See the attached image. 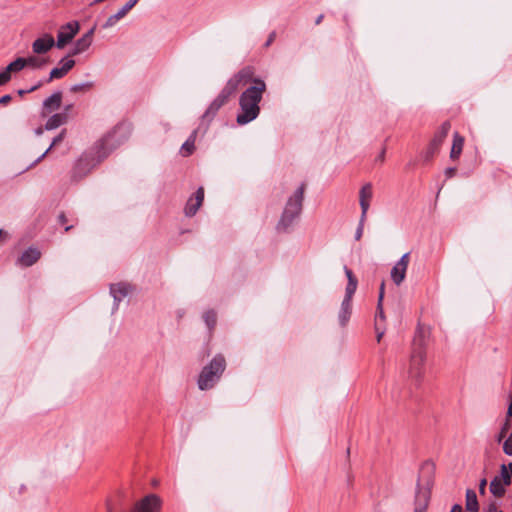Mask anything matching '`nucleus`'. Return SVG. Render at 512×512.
Instances as JSON below:
<instances>
[{"label": "nucleus", "instance_id": "f257e3e1", "mask_svg": "<svg viewBox=\"0 0 512 512\" xmlns=\"http://www.w3.org/2000/svg\"><path fill=\"white\" fill-rule=\"evenodd\" d=\"M129 134V128L125 124H119L112 131L101 138L92 148L93 156H82L75 164L72 173V181H79L85 177L92 168L105 159L114 149L121 145Z\"/></svg>", "mask_w": 512, "mask_h": 512}, {"label": "nucleus", "instance_id": "f03ea898", "mask_svg": "<svg viewBox=\"0 0 512 512\" xmlns=\"http://www.w3.org/2000/svg\"><path fill=\"white\" fill-rule=\"evenodd\" d=\"M266 91V83L261 78L253 81V85L245 89L239 98L240 111L236 121L239 125H246L255 120L260 114L259 103Z\"/></svg>", "mask_w": 512, "mask_h": 512}, {"label": "nucleus", "instance_id": "7ed1b4c3", "mask_svg": "<svg viewBox=\"0 0 512 512\" xmlns=\"http://www.w3.org/2000/svg\"><path fill=\"white\" fill-rule=\"evenodd\" d=\"M306 185L302 183L287 199L282 215L277 223V230L286 232L299 218L303 209L304 192Z\"/></svg>", "mask_w": 512, "mask_h": 512}, {"label": "nucleus", "instance_id": "20e7f679", "mask_svg": "<svg viewBox=\"0 0 512 512\" xmlns=\"http://www.w3.org/2000/svg\"><path fill=\"white\" fill-rule=\"evenodd\" d=\"M226 359L222 354H216L205 365L197 379V386L201 391L212 389L221 379L226 369Z\"/></svg>", "mask_w": 512, "mask_h": 512}, {"label": "nucleus", "instance_id": "39448f33", "mask_svg": "<svg viewBox=\"0 0 512 512\" xmlns=\"http://www.w3.org/2000/svg\"><path fill=\"white\" fill-rule=\"evenodd\" d=\"M425 357V331L422 328L418 327L413 340L412 353L410 356L408 370L410 378L415 379L416 381H419L421 379L424 372L423 367Z\"/></svg>", "mask_w": 512, "mask_h": 512}, {"label": "nucleus", "instance_id": "423d86ee", "mask_svg": "<svg viewBox=\"0 0 512 512\" xmlns=\"http://www.w3.org/2000/svg\"><path fill=\"white\" fill-rule=\"evenodd\" d=\"M255 70L252 66H246L235 73L224 86L233 95L237 92L240 86H245L252 83L257 77H254Z\"/></svg>", "mask_w": 512, "mask_h": 512}, {"label": "nucleus", "instance_id": "0eeeda50", "mask_svg": "<svg viewBox=\"0 0 512 512\" xmlns=\"http://www.w3.org/2000/svg\"><path fill=\"white\" fill-rule=\"evenodd\" d=\"M511 476L505 464L500 467V474L495 476L490 483V492L495 497H502L505 494V486L510 485Z\"/></svg>", "mask_w": 512, "mask_h": 512}, {"label": "nucleus", "instance_id": "6e6552de", "mask_svg": "<svg viewBox=\"0 0 512 512\" xmlns=\"http://www.w3.org/2000/svg\"><path fill=\"white\" fill-rule=\"evenodd\" d=\"M162 500L156 494H148L140 501L136 502L132 512H160ZM108 512H111L110 508Z\"/></svg>", "mask_w": 512, "mask_h": 512}, {"label": "nucleus", "instance_id": "1a4fd4ad", "mask_svg": "<svg viewBox=\"0 0 512 512\" xmlns=\"http://www.w3.org/2000/svg\"><path fill=\"white\" fill-rule=\"evenodd\" d=\"M78 31L79 23L77 21L68 22L63 25L57 34V42H55L56 47L59 49L64 48L66 44L72 41Z\"/></svg>", "mask_w": 512, "mask_h": 512}, {"label": "nucleus", "instance_id": "9d476101", "mask_svg": "<svg viewBox=\"0 0 512 512\" xmlns=\"http://www.w3.org/2000/svg\"><path fill=\"white\" fill-rule=\"evenodd\" d=\"M409 256V252L403 254L391 269V280L396 286H400L405 280L407 268L409 265Z\"/></svg>", "mask_w": 512, "mask_h": 512}, {"label": "nucleus", "instance_id": "9b49d317", "mask_svg": "<svg viewBox=\"0 0 512 512\" xmlns=\"http://www.w3.org/2000/svg\"><path fill=\"white\" fill-rule=\"evenodd\" d=\"M233 94L229 92L225 87L221 90L219 95L210 104L208 109L203 115V119L210 121L218 112V110L229 100Z\"/></svg>", "mask_w": 512, "mask_h": 512}, {"label": "nucleus", "instance_id": "f8f14e48", "mask_svg": "<svg viewBox=\"0 0 512 512\" xmlns=\"http://www.w3.org/2000/svg\"><path fill=\"white\" fill-rule=\"evenodd\" d=\"M204 201V188L199 187L195 194L191 196L185 205L184 213L187 217L194 216L199 208L202 206Z\"/></svg>", "mask_w": 512, "mask_h": 512}, {"label": "nucleus", "instance_id": "ddd939ff", "mask_svg": "<svg viewBox=\"0 0 512 512\" xmlns=\"http://www.w3.org/2000/svg\"><path fill=\"white\" fill-rule=\"evenodd\" d=\"M132 288L127 283H116L110 286V294L114 299V310L118 309L119 303L131 292Z\"/></svg>", "mask_w": 512, "mask_h": 512}, {"label": "nucleus", "instance_id": "4468645a", "mask_svg": "<svg viewBox=\"0 0 512 512\" xmlns=\"http://www.w3.org/2000/svg\"><path fill=\"white\" fill-rule=\"evenodd\" d=\"M55 40L50 34H45L42 37L37 38L32 43V51L35 54H45L47 53L51 48L55 46Z\"/></svg>", "mask_w": 512, "mask_h": 512}, {"label": "nucleus", "instance_id": "2eb2a0df", "mask_svg": "<svg viewBox=\"0 0 512 512\" xmlns=\"http://www.w3.org/2000/svg\"><path fill=\"white\" fill-rule=\"evenodd\" d=\"M95 26L87 31L81 38H79L70 53L71 56L79 55L85 52L92 44Z\"/></svg>", "mask_w": 512, "mask_h": 512}, {"label": "nucleus", "instance_id": "dca6fc26", "mask_svg": "<svg viewBox=\"0 0 512 512\" xmlns=\"http://www.w3.org/2000/svg\"><path fill=\"white\" fill-rule=\"evenodd\" d=\"M59 64L61 67H55L51 70L48 81L64 77L74 67L75 61L73 59L63 58L60 60Z\"/></svg>", "mask_w": 512, "mask_h": 512}, {"label": "nucleus", "instance_id": "f3484780", "mask_svg": "<svg viewBox=\"0 0 512 512\" xmlns=\"http://www.w3.org/2000/svg\"><path fill=\"white\" fill-rule=\"evenodd\" d=\"M62 103V93L60 91L54 92L51 96L46 98L43 102L42 116L58 110Z\"/></svg>", "mask_w": 512, "mask_h": 512}, {"label": "nucleus", "instance_id": "a211bd4d", "mask_svg": "<svg viewBox=\"0 0 512 512\" xmlns=\"http://www.w3.org/2000/svg\"><path fill=\"white\" fill-rule=\"evenodd\" d=\"M344 271L348 279V283L345 290V296L342 301H347L352 303V297L357 289L358 281L354 276L353 272L347 267L344 266Z\"/></svg>", "mask_w": 512, "mask_h": 512}, {"label": "nucleus", "instance_id": "6ab92c4d", "mask_svg": "<svg viewBox=\"0 0 512 512\" xmlns=\"http://www.w3.org/2000/svg\"><path fill=\"white\" fill-rule=\"evenodd\" d=\"M40 256L41 253L38 249L30 247L22 253L18 262L21 266L29 267L35 264L39 260Z\"/></svg>", "mask_w": 512, "mask_h": 512}, {"label": "nucleus", "instance_id": "aec40b11", "mask_svg": "<svg viewBox=\"0 0 512 512\" xmlns=\"http://www.w3.org/2000/svg\"><path fill=\"white\" fill-rule=\"evenodd\" d=\"M65 135H66V130L63 129L56 137L53 138L49 147L33 163H31L29 166H27L24 171L29 170L30 168H32L36 164H38L55 146H57L64 140Z\"/></svg>", "mask_w": 512, "mask_h": 512}, {"label": "nucleus", "instance_id": "412c9836", "mask_svg": "<svg viewBox=\"0 0 512 512\" xmlns=\"http://www.w3.org/2000/svg\"><path fill=\"white\" fill-rule=\"evenodd\" d=\"M67 121H68V116L66 113L53 114L45 123V129L48 131L54 130V129L60 127L61 125L67 123Z\"/></svg>", "mask_w": 512, "mask_h": 512}, {"label": "nucleus", "instance_id": "4be33fe9", "mask_svg": "<svg viewBox=\"0 0 512 512\" xmlns=\"http://www.w3.org/2000/svg\"><path fill=\"white\" fill-rule=\"evenodd\" d=\"M450 128H451V124L449 121H445L444 123H442L441 127L435 133V135L431 141V147L438 148L441 145V143L443 142V140L446 138V136L448 135Z\"/></svg>", "mask_w": 512, "mask_h": 512}, {"label": "nucleus", "instance_id": "5701e85b", "mask_svg": "<svg viewBox=\"0 0 512 512\" xmlns=\"http://www.w3.org/2000/svg\"><path fill=\"white\" fill-rule=\"evenodd\" d=\"M352 314V303L342 301L341 307L338 313V321L340 326L344 327L347 325Z\"/></svg>", "mask_w": 512, "mask_h": 512}, {"label": "nucleus", "instance_id": "b1692460", "mask_svg": "<svg viewBox=\"0 0 512 512\" xmlns=\"http://www.w3.org/2000/svg\"><path fill=\"white\" fill-rule=\"evenodd\" d=\"M429 501V493L418 488L416 493L414 512H426Z\"/></svg>", "mask_w": 512, "mask_h": 512}, {"label": "nucleus", "instance_id": "393cba45", "mask_svg": "<svg viewBox=\"0 0 512 512\" xmlns=\"http://www.w3.org/2000/svg\"><path fill=\"white\" fill-rule=\"evenodd\" d=\"M464 145V138L457 132L453 135V144L450 152L451 159H458L460 154L462 153Z\"/></svg>", "mask_w": 512, "mask_h": 512}, {"label": "nucleus", "instance_id": "a878e982", "mask_svg": "<svg viewBox=\"0 0 512 512\" xmlns=\"http://www.w3.org/2000/svg\"><path fill=\"white\" fill-rule=\"evenodd\" d=\"M196 137L197 130H194L188 137V139L181 146L180 153L182 154V156L187 157L194 152Z\"/></svg>", "mask_w": 512, "mask_h": 512}, {"label": "nucleus", "instance_id": "bb28decb", "mask_svg": "<svg viewBox=\"0 0 512 512\" xmlns=\"http://www.w3.org/2000/svg\"><path fill=\"white\" fill-rule=\"evenodd\" d=\"M466 509L469 512H478L479 503L476 492L472 489L466 491Z\"/></svg>", "mask_w": 512, "mask_h": 512}, {"label": "nucleus", "instance_id": "cd10ccee", "mask_svg": "<svg viewBox=\"0 0 512 512\" xmlns=\"http://www.w3.org/2000/svg\"><path fill=\"white\" fill-rule=\"evenodd\" d=\"M25 60V67H32L33 69H40L43 66L47 64L46 59H40L35 56H29L27 58H24Z\"/></svg>", "mask_w": 512, "mask_h": 512}, {"label": "nucleus", "instance_id": "c85d7f7f", "mask_svg": "<svg viewBox=\"0 0 512 512\" xmlns=\"http://www.w3.org/2000/svg\"><path fill=\"white\" fill-rule=\"evenodd\" d=\"M372 196H373L372 185H371V183H366L360 189L359 201L370 202L372 199Z\"/></svg>", "mask_w": 512, "mask_h": 512}, {"label": "nucleus", "instance_id": "c756f323", "mask_svg": "<svg viewBox=\"0 0 512 512\" xmlns=\"http://www.w3.org/2000/svg\"><path fill=\"white\" fill-rule=\"evenodd\" d=\"M203 319L209 330H212L217 322V315L214 310H208L203 314Z\"/></svg>", "mask_w": 512, "mask_h": 512}, {"label": "nucleus", "instance_id": "7c9ffc66", "mask_svg": "<svg viewBox=\"0 0 512 512\" xmlns=\"http://www.w3.org/2000/svg\"><path fill=\"white\" fill-rule=\"evenodd\" d=\"M25 68V60L22 57L17 58L16 60L12 61L6 69L11 74L12 72H18Z\"/></svg>", "mask_w": 512, "mask_h": 512}, {"label": "nucleus", "instance_id": "2f4dec72", "mask_svg": "<svg viewBox=\"0 0 512 512\" xmlns=\"http://www.w3.org/2000/svg\"><path fill=\"white\" fill-rule=\"evenodd\" d=\"M138 3V0H129L117 13L124 18L127 13Z\"/></svg>", "mask_w": 512, "mask_h": 512}, {"label": "nucleus", "instance_id": "473e14b6", "mask_svg": "<svg viewBox=\"0 0 512 512\" xmlns=\"http://www.w3.org/2000/svg\"><path fill=\"white\" fill-rule=\"evenodd\" d=\"M120 19H122V17H120L118 13L109 16L106 22L103 24V28L107 29L113 27Z\"/></svg>", "mask_w": 512, "mask_h": 512}, {"label": "nucleus", "instance_id": "72a5a7b5", "mask_svg": "<svg viewBox=\"0 0 512 512\" xmlns=\"http://www.w3.org/2000/svg\"><path fill=\"white\" fill-rule=\"evenodd\" d=\"M92 86H93V84L91 82L75 84L71 87V91H73V92L86 91V90H89Z\"/></svg>", "mask_w": 512, "mask_h": 512}, {"label": "nucleus", "instance_id": "f704fd0d", "mask_svg": "<svg viewBox=\"0 0 512 512\" xmlns=\"http://www.w3.org/2000/svg\"><path fill=\"white\" fill-rule=\"evenodd\" d=\"M359 204H360V207H361V216H360L359 220H361V222H365L366 221V217H367V212H368L369 207H370V202L359 201Z\"/></svg>", "mask_w": 512, "mask_h": 512}, {"label": "nucleus", "instance_id": "c9c22d12", "mask_svg": "<svg viewBox=\"0 0 512 512\" xmlns=\"http://www.w3.org/2000/svg\"><path fill=\"white\" fill-rule=\"evenodd\" d=\"M503 451L506 455L512 456V432L503 444Z\"/></svg>", "mask_w": 512, "mask_h": 512}, {"label": "nucleus", "instance_id": "e433bc0d", "mask_svg": "<svg viewBox=\"0 0 512 512\" xmlns=\"http://www.w3.org/2000/svg\"><path fill=\"white\" fill-rule=\"evenodd\" d=\"M10 79H11V74L9 73V71L6 68L0 72V85L6 84Z\"/></svg>", "mask_w": 512, "mask_h": 512}, {"label": "nucleus", "instance_id": "4c0bfd02", "mask_svg": "<svg viewBox=\"0 0 512 512\" xmlns=\"http://www.w3.org/2000/svg\"><path fill=\"white\" fill-rule=\"evenodd\" d=\"M509 425H510V422H509V419L506 420L505 424L503 425L498 437H497V441L498 442H501L502 439L505 437V435L507 434V431H508V428H509Z\"/></svg>", "mask_w": 512, "mask_h": 512}, {"label": "nucleus", "instance_id": "58836bf2", "mask_svg": "<svg viewBox=\"0 0 512 512\" xmlns=\"http://www.w3.org/2000/svg\"><path fill=\"white\" fill-rule=\"evenodd\" d=\"M364 224H365V222H361V220H359L358 227H357L356 232H355V239L356 240H360L361 239L362 234H363V230H364Z\"/></svg>", "mask_w": 512, "mask_h": 512}, {"label": "nucleus", "instance_id": "ea45409f", "mask_svg": "<svg viewBox=\"0 0 512 512\" xmlns=\"http://www.w3.org/2000/svg\"><path fill=\"white\" fill-rule=\"evenodd\" d=\"M378 319L385 320L382 303H380V302H378V305H377L376 322H378Z\"/></svg>", "mask_w": 512, "mask_h": 512}, {"label": "nucleus", "instance_id": "a19ab883", "mask_svg": "<svg viewBox=\"0 0 512 512\" xmlns=\"http://www.w3.org/2000/svg\"><path fill=\"white\" fill-rule=\"evenodd\" d=\"M375 331H376V334H377L376 335L377 341L380 342L382 337H383V335H384V333H385V331H384L383 328H381L379 326L378 322H375Z\"/></svg>", "mask_w": 512, "mask_h": 512}, {"label": "nucleus", "instance_id": "79ce46f5", "mask_svg": "<svg viewBox=\"0 0 512 512\" xmlns=\"http://www.w3.org/2000/svg\"><path fill=\"white\" fill-rule=\"evenodd\" d=\"M385 153H386V149L383 148L381 150V152L379 153V155L375 158V162L383 163L385 160Z\"/></svg>", "mask_w": 512, "mask_h": 512}, {"label": "nucleus", "instance_id": "37998d69", "mask_svg": "<svg viewBox=\"0 0 512 512\" xmlns=\"http://www.w3.org/2000/svg\"><path fill=\"white\" fill-rule=\"evenodd\" d=\"M11 99H12L11 95H9V94L3 95L2 97H0V104L6 105L11 101Z\"/></svg>", "mask_w": 512, "mask_h": 512}, {"label": "nucleus", "instance_id": "c03bdc74", "mask_svg": "<svg viewBox=\"0 0 512 512\" xmlns=\"http://www.w3.org/2000/svg\"><path fill=\"white\" fill-rule=\"evenodd\" d=\"M438 148L431 147V144L429 145V149L427 151L426 160H429L433 157L434 153L437 151Z\"/></svg>", "mask_w": 512, "mask_h": 512}, {"label": "nucleus", "instance_id": "a18cd8bd", "mask_svg": "<svg viewBox=\"0 0 512 512\" xmlns=\"http://www.w3.org/2000/svg\"><path fill=\"white\" fill-rule=\"evenodd\" d=\"M456 173V168L454 167H449L445 170V175L447 178H451L455 175Z\"/></svg>", "mask_w": 512, "mask_h": 512}, {"label": "nucleus", "instance_id": "49530a36", "mask_svg": "<svg viewBox=\"0 0 512 512\" xmlns=\"http://www.w3.org/2000/svg\"><path fill=\"white\" fill-rule=\"evenodd\" d=\"M483 512H499L495 503H491L488 507L484 508Z\"/></svg>", "mask_w": 512, "mask_h": 512}, {"label": "nucleus", "instance_id": "de8ad7c7", "mask_svg": "<svg viewBox=\"0 0 512 512\" xmlns=\"http://www.w3.org/2000/svg\"><path fill=\"white\" fill-rule=\"evenodd\" d=\"M39 86H40V85H35V86L31 87L29 90H22V89H20V90H18V94H19L20 96H22V95L26 94L27 92H33V91H35Z\"/></svg>", "mask_w": 512, "mask_h": 512}, {"label": "nucleus", "instance_id": "09e8293b", "mask_svg": "<svg viewBox=\"0 0 512 512\" xmlns=\"http://www.w3.org/2000/svg\"><path fill=\"white\" fill-rule=\"evenodd\" d=\"M486 485H487V481L486 479H482L480 481V484H479V491L481 494H484L485 493V488H486Z\"/></svg>", "mask_w": 512, "mask_h": 512}, {"label": "nucleus", "instance_id": "8fccbe9b", "mask_svg": "<svg viewBox=\"0 0 512 512\" xmlns=\"http://www.w3.org/2000/svg\"><path fill=\"white\" fill-rule=\"evenodd\" d=\"M450 512H464L463 509H462V506L459 505V504H455L452 506L451 508V511Z\"/></svg>", "mask_w": 512, "mask_h": 512}, {"label": "nucleus", "instance_id": "3c124183", "mask_svg": "<svg viewBox=\"0 0 512 512\" xmlns=\"http://www.w3.org/2000/svg\"><path fill=\"white\" fill-rule=\"evenodd\" d=\"M44 130H46L45 126L44 127L40 126L34 130V133L36 136H40L43 134Z\"/></svg>", "mask_w": 512, "mask_h": 512}, {"label": "nucleus", "instance_id": "603ef678", "mask_svg": "<svg viewBox=\"0 0 512 512\" xmlns=\"http://www.w3.org/2000/svg\"><path fill=\"white\" fill-rule=\"evenodd\" d=\"M58 221H59V223H61V224H65V223L67 222V218H66V216H65V214H64V213H61V214L58 216Z\"/></svg>", "mask_w": 512, "mask_h": 512}, {"label": "nucleus", "instance_id": "864d4df0", "mask_svg": "<svg viewBox=\"0 0 512 512\" xmlns=\"http://www.w3.org/2000/svg\"><path fill=\"white\" fill-rule=\"evenodd\" d=\"M383 296H384V283H382V284H381V287H380L379 300H378V302L382 303Z\"/></svg>", "mask_w": 512, "mask_h": 512}, {"label": "nucleus", "instance_id": "5fc2aeb1", "mask_svg": "<svg viewBox=\"0 0 512 512\" xmlns=\"http://www.w3.org/2000/svg\"><path fill=\"white\" fill-rule=\"evenodd\" d=\"M510 417H512V401L510 402L507 410V418L509 419Z\"/></svg>", "mask_w": 512, "mask_h": 512}, {"label": "nucleus", "instance_id": "6e6d98bb", "mask_svg": "<svg viewBox=\"0 0 512 512\" xmlns=\"http://www.w3.org/2000/svg\"><path fill=\"white\" fill-rule=\"evenodd\" d=\"M323 18H324V15H323V14L319 15V16L316 18V20H315V24H316V25H319V24L322 22Z\"/></svg>", "mask_w": 512, "mask_h": 512}, {"label": "nucleus", "instance_id": "4d7b16f0", "mask_svg": "<svg viewBox=\"0 0 512 512\" xmlns=\"http://www.w3.org/2000/svg\"><path fill=\"white\" fill-rule=\"evenodd\" d=\"M273 39H274V33H272V34L269 36V38H268L267 42L265 43V46H269V45L272 43Z\"/></svg>", "mask_w": 512, "mask_h": 512}, {"label": "nucleus", "instance_id": "13d9d810", "mask_svg": "<svg viewBox=\"0 0 512 512\" xmlns=\"http://www.w3.org/2000/svg\"><path fill=\"white\" fill-rule=\"evenodd\" d=\"M507 469H508L509 474H510V476H511V478H512V462H511V463H509V465L507 466Z\"/></svg>", "mask_w": 512, "mask_h": 512}, {"label": "nucleus", "instance_id": "bf43d9fd", "mask_svg": "<svg viewBox=\"0 0 512 512\" xmlns=\"http://www.w3.org/2000/svg\"><path fill=\"white\" fill-rule=\"evenodd\" d=\"M70 108H71V105L66 106V107H65V112H64V113H66V114H67V111H69V110H70Z\"/></svg>", "mask_w": 512, "mask_h": 512}, {"label": "nucleus", "instance_id": "052dcab7", "mask_svg": "<svg viewBox=\"0 0 512 512\" xmlns=\"http://www.w3.org/2000/svg\"><path fill=\"white\" fill-rule=\"evenodd\" d=\"M72 227H73L72 225H70V226H66V227H65V231H66V232H67V231H69Z\"/></svg>", "mask_w": 512, "mask_h": 512}, {"label": "nucleus", "instance_id": "680f3d73", "mask_svg": "<svg viewBox=\"0 0 512 512\" xmlns=\"http://www.w3.org/2000/svg\"><path fill=\"white\" fill-rule=\"evenodd\" d=\"M2 233H3V231H2V230H0V237L2 236Z\"/></svg>", "mask_w": 512, "mask_h": 512}]
</instances>
